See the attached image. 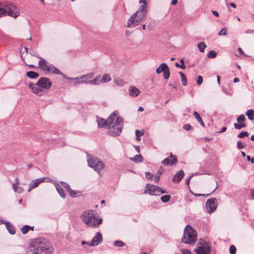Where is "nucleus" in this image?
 Instances as JSON below:
<instances>
[{
	"mask_svg": "<svg viewBox=\"0 0 254 254\" xmlns=\"http://www.w3.org/2000/svg\"><path fill=\"white\" fill-rule=\"evenodd\" d=\"M56 188L57 189V190L58 191L59 194L60 195V196L64 198L65 197V194L64 193V190L62 187V186L59 184H56Z\"/></svg>",
	"mask_w": 254,
	"mask_h": 254,
	"instance_id": "24",
	"label": "nucleus"
},
{
	"mask_svg": "<svg viewBox=\"0 0 254 254\" xmlns=\"http://www.w3.org/2000/svg\"><path fill=\"white\" fill-rule=\"evenodd\" d=\"M200 246L195 250L197 254H209L210 253V248L209 245L205 241L202 243L199 242Z\"/></svg>",
	"mask_w": 254,
	"mask_h": 254,
	"instance_id": "10",
	"label": "nucleus"
},
{
	"mask_svg": "<svg viewBox=\"0 0 254 254\" xmlns=\"http://www.w3.org/2000/svg\"><path fill=\"white\" fill-rule=\"evenodd\" d=\"M4 224L5 225L6 228L9 234L13 235L15 233V228L13 225L10 224L9 222H4Z\"/></svg>",
	"mask_w": 254,
	"mask_h": 254,
	"instance_id": "21",
	"label": "nucleus"
},
{
	"mask_svg": "<svg viewBox=\"0 0 254 254\" xmlns=\"http://www.w3.org/2000/svg\"><path fill=\"white\" fill-rule=\"evenodd\" d=\"M170 157V158L167 157L164 159L161 163L165 166H173L178 161L176 157L171 153Z\"/></svg>",
	"mask_w": 254,
	"mask_h": 254,
	"instance_id": "13",
	"label": "nucleus"
},
{
	"mask_svg": "<svg viewBox=\"0 0 254 254\" xmlns=\"http://www.w3.org/2000/svg\"><path fill=\"white\" fill-rule=\"evenodd\" d=\"M168 67V66L167 65V64H166L162 63L156 69V72L157 74H160L162 72H163Z\"/></svg>",
	"mask_w": 254,
	"mask_h": 254,
	"instance_id": "22",
	"label": "nucleus"
},
{
	"mask_svg": "<svg viewBox=\"0 0 254 254\" xmlns=\"http://www.w3.org/2000/svg\"><path fill=\"white\" fill-rule=\"evenodd\" d=\"M88 166L94 169L95 171L100 173V171L104 167V164L100 160L95 156L87 155Z\"/></svg>",
	"mask_w": 254,
	"mask_h": 254,
	"instance_id": "8",
	"label": "nucleus"
},
{
	"mask_svg": "<svg viewBox=\"0 0 254 254\" xmlns=\"http://www.w3.org/2000/svg\"><path fill=\"white\" fill-rule=\"evenodd\" d=\"M134 147H135V150L139 153L140 152V147L139 146H134Z\"/></svg>",
	"mask_w": 254,
	"mask_h": 254,
	"instance_id": "62",
	"label": "nucleus"
},
{
	"mask_svg": "<svg viewBox=\"0 0 254 254\" xmlns=\"http://www.w3.org/2000/svg\"><path fill=\"white\" fill-rule=\"evenodd\" d=\"M227 130V127H224L221 128V130L219 131V133H223L226 131Z\"/></svg>",
	"mask_w": 254,
	"mask_h": 254,
	"instance_id": "59",
	"label": "nucleus"
},
{
	"mask_svg": "<svg viewBox=\"0 0 254 254\" xmlns=\"http://www.w3.org/2000/svg\"><path fill=\"white\" fill-rule=\"evenodd\" d=\"M114 245L117 247H123L125 246V244L121 241L116 240L114 241Z\"/></svg>",
	"mask_w": 254,
	"mask_h": 254,
	"instance_id": "37",
	"label": "nucleus"
},
{
	"mask_svg": "<svg viewBox=\"0 0 254 254\" xmlns=\"http://www.w3.org/2000/svg\"><path fill=\"white\" fill-rule=\"evenodd\" d=\"M203 82V78L200 75H198L197 77L196 82L198 85L201 84Z\"/></svg>",
	"mask_w": 254,
	"mask_h": 254,
	"instance_id": "47",
	"label": "nucleus"
},
{
	"mask_svg": "<svg viewBox=\"0 0 254 254\" xmlns=\"http://www.w3.org/2000/svg\"><path fill=\"white\" fill-rule=\"evenodd\" d=\"M197 240L196 231L190 225L186 226L182 241L185 244L192 245Z\"/></svg>",
	"mask_w": 254,
	"mask_h": 254,
	"instance_id": "6",
	"label": "nucleus"
},
{
	"mask_svg": "<svg viewBox=\"0 0 254 254\" xmlns=\"http://www.w3.org/2000/svg\"><path fill=\"white\" fill-rule=\"evenodd\" d=\"M245 114L248 116L249 120L252 121L254 119V110H249L247 111Z\"/></svg>",
	"mask_w": 254,
	"mask_h": 254,
	"instance_id": "30",
	"label": "nucleus"
},
{
	"mask_svg": "<svg viewBox=\"0 0 254 254\" xmlns=\"http://www.w3.org/2000/svg\"><path fill=\"white\" fill-rule=\"evenodd\" d=\"M160 175H159V174H157V175L155 176V178H154V181H155V182L157 183V182L159 181V179H160Z\"/></svg>",
	"mask_w": 254,
	"mask_h": 254,
	"instance_id": "57",
	"label": "nucleus"
},
{
	"mask_svg": "<svg viewBox=\"0 0 254 254\" xmlns=\"http://www.w3.org/2000/svg\"><path fill=\"white\" fill-rule=\"evenodd\" d=\"M62 186L63 187L66 189L69 195L72 197L78 196L80 195L81 192L76 190H73L70 188L69 185L65 182H62Z\"/></svg>",
	"mask_w": 254,
	"mask_h": 254,
	"instance_id": "16",
	"label": "nucleus"
},
{
	"mask_svg": "<svg viewBox=\"0 0 254 254\" xmlns=\"http://www.w3.org/2000/svg\"><path fill=\"white\" fill-rule=\"evenodd\" d=\"M128 92L129 95L132 97H136L140 93V90L135 86H131L129 89Z\"/></svg>",
	"mask_w": 254,
	"mask_h": 254,
	"instance_id": "18",
	"label": "nucleus"
},
{
	"mask_svg": "<svg viewBox=\"0 0 254 254\" xmlns=\"http://www.w3.org/2000/svg\"><path fill=\"white\" fill-rule=\"evenodd\" d=\"M82 220L87 226L93 227L95 226V221L97 220V214H94L92 210H87L84 212L81 216Z\"/></svg>",
	"mask_w": 254,
	"mask_h": 254,
	"instance_id": "7",
	"label": "nucleus"
},
{
	"mask_svg": "<svg viewBox=\"0 0 254 254\" xmlns=\"http://www.w3.org/2000/svg\"><path fill=\"white\" fill-rule=\"evenodd\" d=\"M179 73H180V75L181 77L182 84L184 86L187 85V78H186L185 74H184L182 72H181V71L179 72Z\"/></svg>",
	"mask_w": 254,
	"mask_h": 254,
	"instance_id": "34",
	"label": "nucleus"
},
{
	"mask_svg": "<svg viewBox=\"0 0 254 254\" xmlns=\"http://www.w3.org/2000/svg\"><path fill=\"white\" fill-rule=\"evenodd\" d=\"M184 176V171L183 170H180V171H178V172H177V173L175 175V176H174V177L173 178V181L175 182L176 180H177V183H179L182 180Z\"/></svg>",
	"mask_w": 254,
	"mask_h": 254,
	"instance_id": "19",
	"label": "nucleus"
},
{
	"mask_svg": "<svg viewBox=\"0 0 254 254\" xmlns=\"http://www.w3.org/2000/svg\"><path fill=\"white\" fill-rule=\"evenodd\" d=\"M40 59L38 64L40 68L44 71H47L49 69L50 64L47 61L41 57H38Z\"/></svg>",
	"mask_w": 254,
	"mask_h": 254,
	"instance_id": "15",
	"label": "nucleus"
},
{
	"mask_svg": "<svg viewBox=\"0 0 254 254\" xmlns=\"http://www.w3.org/2000/svg\"><path fill=\"white\" fill-rule=\"evenodd\" d=\"M52 84L49 78L43 77H41L36 83H30L29 87L33 93L42 96L45 93L44 89H49L51 87Z\"/></svg>",
	"mask_w": 254,
	"mask_h": 254,
	"instance_id": "3",
	"label": "nucleus"
},
{
	"mask_svg": "<svg viewBox=\"0 0 254 254\" xmlns=\"http://www.w3.org/2000/svg\"><path fill=\"white\" fill-rule=\"evenodd\" d=\"M103 238L101 233L97 232L91 242H88L87 245L90 247L96 246L101 244Z\"/></svg>",
	"mask_w": 254,
	"mask_h": 254,
	"instance_id": "12",
	"label": "nucleus"
},
{
	"mask_svg": "<svg viewBox=\"0 0 254 254\" xmlns=\"http://www.w3.org/2000/svg\"><path fill=\"white\" fill-rule=\"evenodd\" d=\"M227 34V29L226 28H223L218 33V35H226Z\"/></svg>",
	"mask_w": 254,
	"mask_h": 254,
	"instance_id": "46",
	"label": "nucleus"
},
{
	"mask_svg": "<svg viewBox=\"0 0 254 254\" xmlns=\"http://www.w3.org/2000/svg\"><path fill=\"white\" fill-rule=\"evenodd\" d=\"M103 221V219L102 218H99L98 219L97 218V220L96 221H95V226H93L92 228H97L99 227V226L102 223Z\"/></svg>",
	"mask_w": 254,
	"mask_h": 254,
	"instance_id": "43",
	"label": "nucleus"
},
{
	"mask_svg": "<svg viewBox=\"0 0 254 254\" xmlns=\"http://www.w3.org/2000/svg\"><path fill=\"white\" fill-rule=\"evenodd\" d=\"M206 47V45L204 42H201L197 45V48L201 53H203Z\"/></svg>",
	"mask_w": 254,
	"mask_h": 254,
	"instance_id": "32",
	"label": "nucleus"
},
{
	"mask_svg": "<svg viewBox=\"0 0 254 254\" xmlns=\"http://www.w3.org/2000/svg\"><path fill=\"white\" fill-rule=\"evenodd\" d=\"M192 176H193V174H192L190 176L189 178L186 180V184L188 185H189L190 180L191 179V178L192 177Z\"/></svg>",
	"mask_w": 254,
	"mask_h": 254,
	"instance_id": "58",
	"label": "nucleus"
},
{
	"mask_svg": "<svg viewBox=\"0 0 254 254\" xmlns=\"http://www.w3.org/2000/svg\"><path fill=\"white\" fill-rule=\"evenodd\" d=\"M114 82L117 85L122 86L124 85V81L121 78H115L113 79Z\"/></svg>",
	"mask_w": 254,
	"mask_h": 254,
	"instance_id": "33",
	"label": "nucleus"
},
{
	"mask_svg": "<svg viewBox=\"0 0 254 254\" xmlns=\"http://www.w3.org/2000/svg\"><path fill=\"white\" fill-rule=\"evenodd\" d=\"M182 254H191V251L188 249H182Z\"/></svg>",
	"mask_w": 254,
	"mask_h": 254,
	"instance_id": "49",
	"label": "nucleus"
},
{
	"mask_svg": "<svg viewBox=\"0 0 254 254\" xmlns=\"http://www.w3.org/2000/svg\"><path fill=\"white\" fill-rule=\"evenodd\" d=\"M180 62H181V66H180V68H181L182 69H185L186 68V66L185 65V64H184V60L183 59H181V61H180Z\"/></svg>",
	"mask_w": 254,
	"mask_h": 254,
	"instance_id": "53",
	"label": "nucleus"
},
{
	"mask_svg": "<svg viewBox=\"0 0 254 254\" xmlns=\"http://www.w3.org/2000/svg\"><path fill=\"white\" fill-rule=\"evenodd\" d=\"M19 184L18 178H16L15 179V183L13 184L12 187L13 189L15 192H16L18 193H22L23 191V189L22 187L19 186L18 185Z\"/></svg>",
	"mask_w": 254,
	"mask_h": 254,
	"instance_id": "17",
	"label": "nucleus"
},
{
	"mask_svg": "<svg viewBox=\"0 0 254 254\" xmlns=\"http://www.w3.org/2000/svg\"><path fill=\"white\" fill-rule=\"evenodd\" d=\"M252 198L254 200V189L251 191Z\"/></svg>",
	"mask_w": 254,
	"mask_h": 254,
	"instance_id": "64",
	"label": "nucleus"
},
{
	"mask_svg": "<svg viewBox=\"0 0 254 254\" xmlns=\"http://www.w3.org/2000/svg\"><path fill=\"white\" fill-rule=\"evenodd\" d=\"M248 136L249 133L247 131H242L238 135V137L239 138H244Z\"/></svg>",
	"mask_w": 254,
	"mask_h": 254,
	"instance_id": "42",
	"label": "nucleus"
},
{
	"mask_svg": "<svg viewBox=\"0 0 254 254\" xmlns=\"http://www.w3.org/2000/svg\"><path fill=\"white\" fill-rule=\"evenodd\" d=\"M245 120V117L244 115H241L239 116L237 119V121L239 123H245L244 121Z\"/></svg>",
	"mask_w": 254,
	"mask_h": 254,
	"instance_id": "41",
	"label": "nucleus"
},
{
	"mask_svg": "<svg viewBox=\"0 0 254 254\" xmlns=\"http://www.w3.org/2000/svg\"><path fill=\"white\" fill-rule=\"evenodd\" d=\"M53 248L46 239L38 238L33 240L27 249V254H51Z\"/></svg>",
	"mask_w": 254,
	"mask_h": 254,
	"instance_id": "2",
	"label": "nucleus"
},
{
	"mask_svg": "<svg viewBox=\"0 0 254 254\" xmlns=\"http://www.w3.org/2000/svg\"><path fill=\"white\" fill-rule=\"evenodd\" d=\"M26 76L31 79H34L38 77L39 76L38 73L33 71H29L26 74Z\"/></svg>",
	"mask_w": 254,
	"mask_h": 254,
	"instance_id": "23",
	"label": "nucleus"
},
{
	"mask_svg": "<svg viewBox=\"0 0 254 254\" xmlns=\"http://www.w3.org/2000/svg\"><path fill=\"white\" fill-rule=\"evenodd\" d=\"M96 121L99 127H107L108 134L112 136H118L121 133L124 121L121 117H117L115 112L106 120L97 117Z\"/></svg>",
	"mask_w": 254,
	"mask_h": 254,
	"instance_id": "1",
	"label": "nucleus"
},
{
	"mask_svg": "<svg viewBox=\"0 0 254 254\" xmlns=\"http://www.w3.org/2000/svg\"><path fill=\"white\" fill-rule=\"evenodd\" d=\"M193 116H194V117L196 118V119L197 120V121L199 122V123L202 126V127H205V125H204V122H203L201 117L200 116L199 114L196 112H194L193 113Z\"/></svg>",
	"mask_w": 254,
	"mask_h": 254,
	"instance_id": "25",
	"label": "nucleus"
},
{
	"mask_svg": "<svg viewBox=\"0 0 254 254\" xmlns=\"http://www.w3.org/2000/svg\"><path fill=\"white\" fill-rule=\"evenodd\" d=\"M45 178H40L31 181L28 185V191H30L33 189L36 188L39 184L45 181Z\"/></svg>",
	"mask_w": 254,
	"mask_h": 254,
	"instance_id": "14",
	"label": "nucleus"
},
{
	"mask_svg": "<svg viewBox=\"0 0 254 254\" xmlns=\"http://www.w3.org/2000/svg\"><path fill=\"white\" fill-rule=\"evenodd\" d=\"M62 76L65 78L68 79L69 80H77V79H80V77H77L76 78H72V77L69 78V77H67L66 75H64V74H63V75H62Z\"/></svg>",
	"mask_w": 254,
	"mask_h": 254,
	"instance_id": "52",
	"label": "nucleus"
},
{
	"mask_svg": "<svg viewBox=\"0 0 254 254\" xmlns=\"http://www.w3.org/2000/svg\"><path fill=\"white\" fill-rule=\"evenodd\" d=\"M101 77V76L99 75L98 76H97L95 78H94L92 80H89V82H90V84L91 85H99L101 83V80H100V78Z\"/></svg>",
	"mask_w": 254,
	"mask_h": 254,
	"instance_id": "26",
	"label": "nucleus"
},
{
	"mask_svg": "<svg viewBox=\"0 0 254 254\" xmlns=\"http://www.w3.org/2000/svg\"><path fill=\"white\" fill-rule=\"evenodd\" d=\"M29 53L31 56H32L36 57H37V58H38V57H39V56L37 55V53H36L35 51H33V50H31V49H30V50H29Z\"/></svg>",
	"mask_w": 254,
	"mask_h": 254,
	"instance_id": "50",
	"label": "nucleus"
},
{
	"mask_svg": "<svg viewBox=\"0 0 254 254\" xmlns=\"http://www.w3.org/2000/svg\"><path fill=\"white\" fill-rule=\"evenodd\" d=\"M131 159L136 163L141 162L143 161L142 156L140 154L135 155L133 158H131Z\"/></svg>",
	"mask_w": 254,
	"mask_h": 254,
	"instance_id": "31",
	"label": "nucleus"
},
{
	"mask_svg": "<svg viewBox=\"0 0 254 254\" xmlns=\"http://www.w3.org/2000/svg\"><path fill=\"white\" fill-rule=\"evenodd\" d=\"M144 192L152 195H159L160 193H166V191L157 186L147 184L146 185Z\"/></svg>",
	"mask_w": 254,
	"mask_h": 254,
	"instance_id": "9",
	"label": "nucleus"
},
{
	"mask_svg": "<svg viewBox=\"0 0 254 254\" xmlns=\"http://www.w3.org/2000/svg\"><path fill=\"white\" fill-rule=\"evenodd\" d=\"M234 127L236 129H240L245 127H246V124L245 123H235L234 124Z\"/></svg>",
	"mask_w": 254,
	"mask_h": 254,
	"instance_id": "36",
	"label": "nucleus"
},
{
	"mask_svg": "<svg viewBox=\"0 0 254 254\" xmlns=\"http://www.w3.org/2000/svg\"><path fill=\"white\" fill-rule=\"evenodd\" d=\"M75 82L74 83L75 85L78 84L80 83L82 84V82H84L83 81H81V80H80L79 79L75 80Z\"/></svg>",
	"mask_w": 254,
	"mask_h": 254,
	"instance_id": "61",
	"label": "nucleus"
},
{
	"mask_svg": "<svg viewBox=\"0 0 254 254\" xmlns=\"http://www.w3.org/2000/svg\"><path fill=\"white\" fill-rule=\"evenodd\" d=\"M229 252L231 254H235L236 253V248L234 245H231L229 248Z\"/></svg>",
	"mask_w": 254,
	"mask_h": 254,
	"instance_id": "44",
	"label": "nucleus"
},
{
	"mask_svg": "<svg viewBox=\"0 0 254 254\" xmlns=\"http://www.w3.org/2000/svg\"><path fill=\"white\" fill-rule=\"evenodd\" d=\"M145 177L148 179H151L153 177V175L149 172L145 173Z\"/></svg>",
	"mask_w": 254,
	"mask_h": 254,
	"instance_id": "51",
	"label": "nucleus"
},
{
	"mask_svg": "<svg viewBox=\"0 0 254 254\" xmlns=\"http://www.w3.org/2000/svg\"><path fill=\"white\" fill-rule=\"evenodd\" d=\"M238 50L239 53L240 55L244 56H246L245 54L244 53L243 50L241 48H239Z\"/></svg>",
	"mask_w": 254,
	"mask_h": 254,
	"instance_id": "56",
	"label": "nucleus"
},
{
	"mask_svg": "<svg viewBox=\"0 0 254 254\" xmlns=\"http://www.w3.org/2000/svg\"><path fill=\"white\" fill-rule=\"evenodd\" d=\"M111 80V77L109 74H105L103 75L101 82L107 83Z\"/></svg>",
	"mask_w": 254,
	"mask_h": 254,
	"instance_id": "27",
	"label": "nucleus"
},
{
	"mask_svg": "<svg viewBox=\"0 0 254 254\" xmlns=\"http://www.w3.org/2000/svg\"><path fill=\"white\" fill-rule=\"evenodd\" d=\"M164 172V170L163 169V168L161 166L160 168L158 169V171H157V174H159V175H160L161 174H162Z\"/></svg>",
	"mask_w": 254,
	"mask_h": 254,
	"instance_id": "55",
	"label": "nucleus"
},
{
	"mask_svg": "<svg viewBox=\"0 0 254 254\" xmlns=\"http://www.w3.org/2000/svg\"><path fill=\"white\" fill-rule=\"evenodd\" d=\"M212 14L215 15V16H219V13L215 10H212Z\"/></svg>",
	"mask_w": 254,
	"mask_h": 254,
	"instance_id": "60",
	"label": "nucleus"
},
{
	"mask_svg": "<svg viewBox=\"0 0 254 254\" xmlns=\"http://www.w3.org/2000/svg\"><path fill=\"white\" fill-rule=\"evenodd\" d=\"M143 134V132H141L139 130H135V135H136V139L137 141L140 140V136Z\"/></svg>",
	"mask_w": 254,
	"mask_h": 254,
	"instance_id": "40",
	"label": "nucleus"
},
{
	"mask_svg": "<svg viewBox=\"0 0 254 254\" xmlns=\"http://www.w3.org/2000/svg\"><path fill=\"white\" fill-rule=\"evenodd\" d=\"M217 54L214 51H210L207 54V57L208 58L212 59L216 57Z\"/></svg>",
	"mask_w": 254,
	"mask_h": 254,
	"instance_id": "39",
	"label": "nucleus"
},
{
	"mask_svg": "<svg viewBox=\"0 0 254 254\" xmlns=\"http://www.w3.org/2000/svg\"><path fill=\"white\" fill-rule=\"evenodd\" d=\"M6 15L16 18L19 15V10L17 7L9 2H0V17Z\"/></svg>",
	"mask_w": 254,
	"mask_h": 254,
	"instance_id": "5",
	"label": "nucleus"
},
{
	"mask_svg": "<svg viewBox=\"0 0 254 254\" xmlns=\"http://www.w3.org/2000/svg\"><path fill=\"white\" fill-rule=\"evenodd\" d=\"M178 3L177 0H172L171 1V3L172 5H176Z\"/></svg>",
	"mask_w": 254,
	"mask_h": 254,
	"instance_id": "63",
	"label": "nucleus"
},
{
	"mask_svg": "<svg viewBox=\"0 0 254 254\" xmlns=\"http://www.w3.org/2000/svg\"><path fill=\"white\" fill-rule=\"evenodd\" d=\"M171 195L169 194L163 195L161 197V200L164 203H166L169 201Z\"/></svg>",
	"mask_w": 254,
	"mask_h": 254,
	"instance_id": "35",
	"label": "nucleus"
},
{
	"mask_svg": "<svg viewBox=\"0 0 254 254\" xmlns=\"http://www.w3.org/2000/svg\"><path fill=\"white\" fill-rule=\"evenodd\" d=\"M191 128H192L190 124H185L183 126V128L186 130H190L191 129Z\"/></svg>",
	"mask_w": 254,
	"mask_h": 254,
	"instance_id": "48",
	"label": "nucleus"
},
{
	"mask_svg": "<svg viewBox=\"0 0 254 254\" xmlns=\"http://www.w3.org/2000/svg\"><path fill=\"white\" fill-rule=\"evenodd\" d=\"M33 228L34 227H30L29 225H25L21 228V231L23 234H25L29 230H33Z\"/></svg>",
	"mask_w": 254,
	"mask_h": 254,
	"instance_id": "28",
	"label": "nucleus"
},
{
	"mask_svg": "<svg viewBox=\"0 0 254 254\" xmlns=\"http://www.w3.org/2000/svg\"><path fill=\"white\" fill-rule=\"evenodd\" d=\"M216 201L217 199L215 198L207 199L206 203V207L209 213H211L216 210L217 207Z\"/></svg>",
	"mask_w": 254,
	"mask_h": 254,
	"instance_id": "11",
	"label": "nucleus"
},
{
	"mask_svg": "<svg viewBox=\"0 0 254 254\" xmlns=\"http://www.w3.org/2000/svg\"><path fill=\"white\" fill-rule=\"evenodd\" d=\"M47 72L63 75V73L61 72L59 69H58L57 67H56L53 64H50L49 66V69L48 70Z\"/></svg>",
	"mask_w": 254,
	"mask_h": 254,
	"instance_id": "20",
	"label": "nucleus"
},
{
	"mask_svg": "<svg viewBox=\"0 0 254 254\" xmlns=\"http://www.w3.org/2000/svg\"><path fill=\"white\" fill-rule=\"evenodd\" d=\"M95 75L94 72H91L89 73H87L86 74L82 75L80 77V78L81 79H91Z\"/></svg>",
	"mask_w": 254,
	"mask_h": 254,
	"instance_id": "29",
	"label": "nucleus"
},
{
	"mask_svg": "<svg viewBox=\"0 0 254 254\" xmlns=\"http://www.w3.org/2000/svg\"><path fill=\"white\" fill-rule=\"evenodd\" d=\"M139 3H143L138 10L133 14L128 20L127 26L128 27H134L138 24V23L146 15V2L145 0H140Z\"/></svg>",
	"mask_w": 254,
	"mask_h": 254,
	"instance_id": "4",
	"label": "nucleus"
},
{
	"mask_svg": "<svg viewBox=\"0 0 254 254\" xmlns=\"http://www.w3.org/2000/svg\"><path fill=\"white\" fill-rule=\"evenodd\" d=\"M237 145L239 149H242L244 148L245 146V145H244L241 141H237Z\"/></svg>",
	"mask_w": 254,
	"mask_h": 254,
	"instance_id": "45",
	"label": "nucleus"
},
{
	"mask_svg": "<svg viewBox=\"0 0 254 254\" xmlns=\"http://www.w3.org/2000/svg\"><path fill=\"white\" fill-rule=\"evenodd\" d=\"M170 73L169 67L163 72V76L165 79H168L170 77Z\"/></svg>",
	"mask_w": 254,
	"mask_h": 254,
	"instance_id": "38",
	"label": "nucleus"
},
{
	"mask_svg": "<svg viewBox=\"0 0 254 254\" xmlns=\"http://www.w3.org/2000/svg\"><path fill=\"white\" fill-rule=\"evenodd\" d=\"M245 33L246 34H253V33H254V29H248L245 31Z\"/></svg>",
	"mask_w": 254,
	"mask_h": 254,
	"instance_id": "54",
	"label": "nucleus"
}]
</instances>
